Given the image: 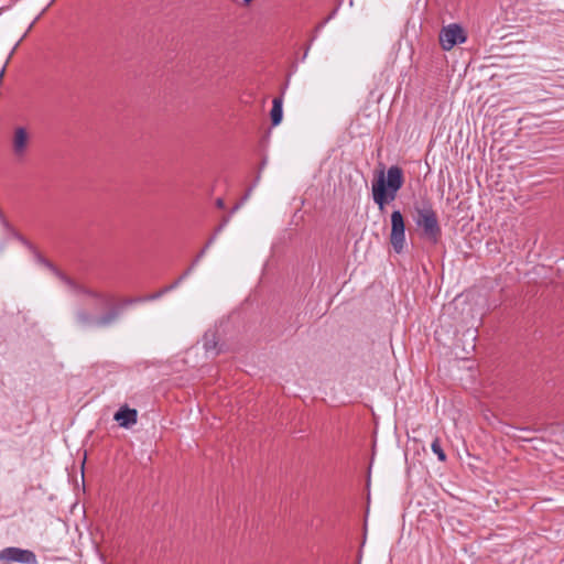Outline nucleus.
Listing matches in <instances>:
<instances>
[{"label": "nucleus", "instance_id": "1", "mask_svg": "<svg viewBox=\"0 0 564 564\" xmlns=\"http://www.w3.org/2000/svg\"><path fill=\"white\" fill-rule=\"evenodd\" d=\"M403 183V171L398 165L388 169L387 177H384L383 171L379 173L372 182V198L380 210H383L387 204L395 199Z\"/></svg>", "mask_w": 564, "mask_h": 564}, {"label": "nucleus", "instance_id": "2", "mask_svg": "<svg viewBox=\"0 0 564 564\" xmlns=\"http://www.w3.org/2000/svg\"><path fill=\"white\" fill-rule=\"evenodd\" d=\"M142 302H145L144 296L126 297L119 305L110 307L106 313L99 316L91 314L86 308H78L75 312V322L83 328H106L119 319L121 311L124 307Z\"/></svg>", "mask_w": 564, "mask_h": 564}, {"label": "nucleus", "instance_id": "3", "mask_svg": "<svg viewBox=\"0 0 564 564\" xmlns=\"http://www.w3.org/2000/svg\"><path fill=\"white\" fill-rule=\"evenodd\" d=\"M413 210V220L422 229V236L433 245L437 243L442 236V229L432 204L429 200L414 203Z\"/></svg>", "mask_w": 564, "mask_h": 564}, {"label": "nucleus", "instance_id": "4", "mask_svg": "<svg viewBox=\"0 0 564 564\" xmlns=\"http://www.w3.org/2000/svg\"><path fill=\"white\" fill-rule=\"evenodd\" d=\"M47 269H50L67 288L70 292L76 295H85L90 299L97 300L106 305L110 304L111 296L108 293L98 291L96 289L89 288L59 271L51 261L45 259L43 262Z\"/></svg>", "mask_w": 564, "mask_h": 564}, {"label": "nucleus", "instance_id": "5", "mask_svg": "<svg viewBox=\"0 0 564 564\" xmlns=\"http://www.w3.org/2000/svg\"><path fill=\"white\" fill-rule=\"evenodd\" d=\"M47 269H50L67 288L70 292L76 295H85L90 299L97 300L106 305L110 304L111 296L108 293L98 291L96 289L89 288L59 271L51 261L45 259L43 262Z\"/></svg>", "mask_w": 564, "mask_h": 564}, {"label": "nucleus", "instance_id": "6", "mask_svg": "<svg viewBox=\"0 0 564 564\" xmlns=\"http://www.w3.org/2000/svg\"><path fill=\"white\" fill-rule=\"evenodd\" d=\"M390 243L397 253H401L405 245V223L400 210L391 214Z\"/></svg>", "mask_w": 564, "mask_h": 564}, {"label": "nucleus", "instance_id": "7", "mask_svg": "<svg viewBox=\"0 0 564 564\" xmlns=\"http://www.w3.org/2000/svg\"><path fill=\"white\" fill-rule=\"evenodd\" d=\"M0 562L3 564L22 563L39 564L35 553L17 546L4 547L0 551Z\"/></svg>", "mask_w": 564, "mask_h": 564}, {"label": "nucleus", "instance_id": "8", "mask_svg": "<svg viewBox=\"0 0 564 564\" xmlns=\"http://www.w3.org/2000/svg\"><path fill=\"white\" fill-rule=\"evenodd\" d=\"M438 37L441 46L445 51H449L455 45L464 43L467 39L464 29L456 23L444 26L441 30Z\"/></svg>", "mask_w": 564, "mask_h": 564}, {"label": "nucleus", "instance_id": "9", "mask_svg": "<svg viewBox=\"0 0 564 564\" xmlns=\"http://www.w3.org/2000/svg\"><path fill=\"white\" fill-rule=\"evenodd\" d=\"M31 144V134L24 127H15L11 140L12 154L17 160H23Z\"/></svg>", "mask_w": 564, "mask_h": 564}, {"label": "nucleus", "instance_id": "10", "mask_svg": "<svg viewBox=\"0 0 564 564\" xmlns=\"http://www.w3.org/2000/svg\"><path fill=\"white\" fill-rule=\"evenodd\" d=\"M138 412L135 409H130L124 405L121 406L113 415V420L118 422L119 426L129 429L137 423Z\"/></svg>", "mask_w": 564, "mask_h": 564}, {"label": "nucleus", "instance_id": "11", "mask_svg": "<svg viewBox=\"0 0 564 564\" xmlns=\"http://www.w3.org/2000/svg\"><path fill=\"white\" fill-rule=\"evenodd\" d=\"M271 124L276 127L281 123L283 118V99L275 97L272 101V109L270 111Z\"/></svg>", "mask_w": 564, "mask_h": 564}, {"label": "nucleus", "instance_id": "12", "mask_svg": "<svg viewBox=\"0 0 564 564\" xmlns=\"http://www.w3.org/2000/svg\"><path fill=\"white\" fill-rule=\"evenodd\" d=\"M217 335L215 332L206 333L204 336V348L206 351H213L217 348Z\"/></svg>", "mask_w": 564, "mask_h": 564}, {"label": "nucleus", "instance_id": "13", "mask_svg": "<svg viewBox=\"0 0 564 564\" xmlns=\"http://www.w3.org/2000/svg\"><path fill=\"white\" fill-rule=\"evenodd\" d=\"M193 271V265H189L174 282L164 286V291L170 292L176 289Z\"/></svg>", "mask_w": 564, "mask_h": 564}, {"label": "nucleus", "instance_id": "14", "mask_svg": "<svg viewBox=\"0 0 564 564\" xmlns=\"http://www.w3.org/2000/svg\"><path fill=\"white\" fill-rule=\"evenodd\" d=\"M432 452L437 456L441 462L446 460V454L441 446L440 438H435L431 444Z\"/></svg>", "mask_w": 564, "mask_h": 564}, {"label": "nucleus", "instance_id": "15", "mask_svg": "<svg viewBox=\"0 0 564 564\" xmlns=\"http://www.w3.org/2000/svg\"><path fill=\"white\" fill-rule=\"evenodd\" d=\"M166 293H167V292H166V291H164V288H163V289L159 290V291H158V292H155V293H152V294H149V295L144 296V299H145V302H147V301H154V300L160 299L161 296H163V295H164V294H166Z\"/></svg>", "mask_w": 564, "mask_h": 564}, {"label": "nucleus", "instance_id": "16", "mask_svg": "<svg viewBox=\"0 0 564 564\" xmlns=\"http://www.w3.org/2000/svg\"><path fill=\"white\" fill-rule=\"evenodd\" d=\"M252 188H253V186L248 188V191L246 192V194L242 197L241 202L235 205L232 212H236L241 206V204H243L249 198V196H250V194L252 192Z\"/></svg>", "mask_w": 564, "mask_h": 564}, {"label": "nucleus", "instance_id": "17", "mask_svg": "<svg viewBox=\"0 0 564 564\" xmlns=\"http://www.w3.org/2000/svg\"><path fill=\"white\" fill-rule=\"evenodd\" d=\"M207 249L206 248H203L198 254L196 256V258L194 259V261L192 262L191 265H193V269L195 268V265L199 262V260L205 256Z\"/></svg>", "mask_w": 564, "mask_h": 564}, {"label": "nucleus", "instance_id": "18", "mask_svg": "<svg viewBox=\"0 0 564 564\" xmlns=\"http://www.w3.org/2000/svg\"><path fill=\"white\" fill-rule=\"evenodd\" d=\"M30 251L34 254L36 261L39 263L43 264V262L45 261V258L36 250V248L34 247V250H30Z\"/></svg>", "mask_w": 564, "mask_h": 564}, {"label": "nucleus", "instance_id": "19", "mask_svg": "<svg viewBox=\"0 0 564 564\" xmlns=\"http://www.w3.org/2000/svg\"><path fill=\"white\" fill-rule=\"evenodd\" d=\"M215 239H216V236H215V235H213V236L208 239V241L206 242V245L204 246V248L208 249V248L214 243Z\"/></svg>", "mask_w": 564, "mask_h": 564}, {"label": "nucleus", "instance_id": "20", "mask_svg": "<svg viewBox=\"0 0 564 564\" xmlns=\"http://www.w3.org/2000/svg\"><path fill=\"white\" fill-rule=\"evenodd\" d=\"M216 205H217V207H219V208H224V206H225L224 199H223V198H218V199L216 200Z\"/></svg>", "mask_w": 564, "mask_h": 564}, {"label": "nucleus", "instance_id": "21", "mask_svg": "<svg viewBox=\"0 0 564 564\" xmlns=\"http://www.w3.org/2000/svg\"><path fill=\"white\" fill-rule=\"evenodd\" d=\"M226 223H227V219H225L224 224H221L219 227H217V228H216L215 234H214L215 236H216L218 232H220V231H221V229H223V227L225 226V224H226Z\"/></svg>", "mask_w": 564, "mask_h": 564}, {"label": "nucleus", "instance_id": "22", "mask_svg": "<svg viewBox=\"0 0 564 564\" xmlns=\"http://www.w3.org/2000/svg\"><path fill=\"white\" fill-rule=\"evenodd\" d=\"M4 70H6V67L3 66L2 69L0 70V80L2 79V77L4 75Z\"/></svg>", "mask_w": 564, "mask_h": 564}, {"label": "nucleus", "instance_id": "23", "mask_svg": "<svg viewBox=\"0 0 564 564\" xmlns=\"http://www.w3.org/2000/svg\"><path fill=\"white\" fill-rule=\"evenodd\" d=\"M246 3H250L252 2L253 0H243Z\"/></svg>", "mask_w": 564, "mask_h": 564}]
</instances>
